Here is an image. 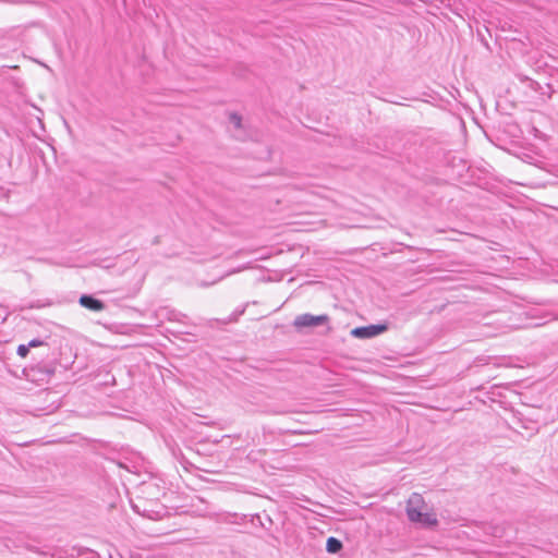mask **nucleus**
I'll list each match as a JSON object with an SVG mask.
<instances>
[{"mask_svg":"<svg viewBox=\"0 0 558 558\" xmlns=\"http://www.w3.org/2000/svg\"><path fill=\"white\" fill-rule=\"evenodd\" d=\"M329 323V316L326 314L323 315H312V314H301L298 315L293 322V326L301 328H311L316 326L326 325Z\"/></svg>","mask_w":558,"mask_h":558,"instance_id":"obj_1","label":"nucleus"},{"mask_svg":"<svg viewBox=\"0 0 558 558\" xmlns=\"http://www.w3.org/2000/svg\"><path fill=\"white\" fill-rule=\"evenodd\" d=\"M426 507L425 500L423 496L418 493H413L409 497L407 501V515L409 520L418 519L421 517V511H424Z\"/></svg>","mask_w":558,"mask_h":558,"instance_id":"obj_2","label":"nucleus"},{"mask_svg":"<svg viewBox=\"0 0 558 558\" xmlns=\"http://www.w3.org/2000/svg\"><path fill=\"white\" fill-rule=\"evenodd\" d=\"M388 329L385 324L368 325L363 327H356L351 330V335L360 339L374 338Z\"/></svg>","mask_w":558,"mask_h":558,"instance_id":"obj_3","label":"nucleus"},{"mask_svg":"<svg viewBox=\"0 0 558 558\" xmlns=\"http://www.w3.org/2000/svg\"><path fill=\"white\" fill-rule=\"evenodd\" d=\"M78 303L81 306L93 312H101L106 308V304L101 300H98L90 294L81 295Z\"/></svg>","mask_w":558,"mask_h":558,"instance_id":"obj_4","label":"nucleus"},{"mask_svg":"<svg viewBox=\"0 0 558 558\" xmlns=\"http://www.w3.org/2000/svg\"><path fill=\"white\" fill-rule=\"evenodd\" d=\"M413 523H420L424 527H434L438 524V520L434 513L421 511L418 519L410 520Z\"/></svg>","mask_w":558,"mask_h":558,"instance_id":"obj_5","label":"nucleus"},{"mask_svg":"<svg viewBox=\"0 0 558 558\" xmlns=\"http://www.w3.org/2000/svg\"><path fill=\"white\" fill-rule=\"evenodd\" d=\"M342 549V542L336 537H328L326 542V550L329 554H337Z\"/></svg>","mask_w":558,"mask_h":558,"instance_id":"obj_6","label":"nucleus"},{"mask_svg":"<svg viewBox=\"0 0 558 558\" xmlns=\"http://www.w3.org/2000/svg\"><path fill=\"white\" fill-rule=\"evenodd\" d=\"M53 302L51 300H36L29 302L24 308H44L51 306Z\"/></svg>","mask_w":558,"mask_h":558,"instance_id":"obj_7","label":"nucleus"},{"mask_svg":"<svg viewBox=\"0 0 558 558\" xmlns=\"http://www.w3.org/2000/svg\"><path fill=\"white\" fill-rule=\"evenodd\" d=\"M229 121L233 124L234 129L241 130L242 129V117L238 114L236 112H232L229 114Z\"/></svg>","mask_w":558,"mask_h":558,"instance_id":"obj_8","label":"nucleus"},{"mask_svg":"<svg viewBox=\"0 0 558 558\" xmlns=\"http://www.w3.org/2000/svg\"><path fill=\"white\" fill-rule=\"evenodd\" d=\"M28 352H29V349H28L27 344H20L17 347L16 353L19 356L24 359L27 356Z\"/></svg>","mask_w":558,"mask_h":558,"instance_id":"obj_9","label":"nucleus"},{"mask_svg":"<svg viewBox=\"0 0 558 558\" xmlns=\"http://www.w3.org/2000/svg\"><path fill=\"white\" fill-rule=\"evenodd\" d=\"M43 344H44V341H41L39 339H33L27 343V347H28V349H31V348H36V347H39Z\"/></svg>","mask_w":558,"mask_h":558,"instance_id":"obj_10","label":"nucleus"},{"mask_svg":"<svg viewBox=\"0 0 558 558\" xmlns=\"http://www.w3.org/2000/svg\"><path fill=\"white\" fill-rule=\"evenodd\" d=\"M133 509H134L137 513H141V514H143V515H147V513H146V509H144V510L142 511L137 505H133Z\"/></svg>","mask_w":558,"mask_h":558,"instance_id":"obj_11","label":"nucleus"},{"mask_svg":"<svg viewBox=\"0 0 558 558\" xmlns=\"http://www.w3.org/2000/svg\"><path fill=\"white\" fill-rule=\"evenodd\" d=\"M5 38V33L0 31V41L3 40Z\"/></svg>","mask_w":558,"mask_h":558,"instance_id":"obj_12","label":"nucleus"},{"mask_svg":"<svg viewBox=\"0 0 558 558\" xmlns=\"http://www.w3.org/2000/svg\"><path fill=\"white\" fill-rule=\"evenodd\" d=\"M235 136H236V138H239V140H242V141H243V140H245V136H243V135H240V134H239V135H235Z\"/></svg>","mask_w":558,"mask_h":558,"instance_id":"obj_13","label":"nucleus"},{"mask_svg":"<svg viewBox=\"0 0 558 558\" xmlns=\"http://www.w3.org/2000/svg\"><path fill=\"white\" fill-rule=\"evenodd\" d=\"M3 48H5V45L0 43V49H3Z\"/></svg>","mask_w":558,"mask_h":558,"instance_id":"obj_14","label":"nucleus"}]
</instances>
